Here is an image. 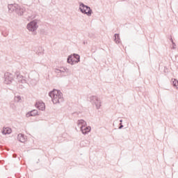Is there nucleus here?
Listing matches in <instances>:
<instances>
[{"label": "nucleus", "mask_w": 178, "mask_h": 178, "mask_svg": "<svg viewBox=\"0 0 178 178\" xmlns=\"http://www.w3.org/2000/svg\"><path fill=\"white\" fill-rule=\"evenodd\" d=\"M80 10L82 13H85L86 15H88V16H90L92 13L91 8L88 6H84L83 4L80 5Z\"/></svg>", "instance_id": "20e7f679"}, {"label": "nucleus", "mask_w": 178, "mask_h": 178, "mask_svg": "<svg viewBox=\"0 0 178 178\" xmlns=\"http://www.w3.org/2000/svg\"><path fill=\"white\" fill-rule=\"evenodd\" d=\"M49 97H51L54 104H58L59 99L62 98V92L58 90H54L49 93Z\"/></svg>", "instance_id": "f257e3e1"}, {"label": "nucleus", "mask_w": 178, "mask_h": 178, "mask_svg": "<svg viewBox=\"0 0 178 178\" xmlns=\"http://www.w3.org/2000/svg\"><path fill=\"white\" fill-rule=\"evenodd\" d=\"M38 115V111L37 110H33L26 114V118H30V116H37Z\"/></svg>", "instance_id": "6e6552de"}, {"label": "nucleus", "mask_w": 178, "mask_h": 178, "mask_svg": "<svg viewBox=\"0 0 178 178\" xmlns=\"http://www.w3.org/2000/svg\"><path fill=\"white\" fill-rule=\"evenodd\" d=\"M1 133L3 134H10V133H12V129L9 127H4L3 128Z\"/></svg>", "instance_id": "0eeeda50"}, {"label": "nucleus", "mask_w": 178, "mask_h": 178, "mask_svg": "<svg viewBox=\"0 0 178 178\" xmlns=\"http://www.w3.org/2000/svg\"><path fill=\"white\" fill-rule=\"evenodd\" d=\"M18 140L20 141V143H25L26 142V138H24V135L19 134L18 135Z\"/></svg>", "instance_id": "1a4fd4ad"}, {"label": "nucleus", "mask_w": 178, "mask_h": 178, "mask_svg": "<svg viewBox=\"0 0 178 178\" xmlns=\"http://www.w3.org/2000/svg\"><path fill=\"white\" fill-rule=\"evenodd\" d=\"M173 84H174V86H175V87H177V86H178V81H177V80H175V81H173Z\"/></svg>", "instance_id": "9d476101"}, {"label": "nucleus", "mask_w": 178, "mask_h": 178, "mask_svg": "<svg viewBox=\"0 0 178 178\" xmlns=\"http://www.w3.org/2000/svg\"><path fill=\"white\" fill-rule=\"evenodd\" d=\"M115 38H116V37H117V38H119V35L118 34H115Z\"/></svg>", "instance_id": "9b49d317"}, {"label": "nucleus", "mask_w": 178, "mask_h": 178, "mask_svg": "<svg viewBox=\"0 0 178 178\" xmlns=\"http://www.w3.org/2000/svg\"><path fill=\"white\" fill-rule=\"evenodd\" d=\"M27 27L29 31H34L37 30V22L33 21L27 25Z\"/></svg>", "instance_id": "39448f33"}, {"label": "nucleus", "mask_w": 178, "mask_h": 178, "mask_svg": "<svg viewBox=\"0 0 178 178\" xmlns=\"http://www.w3.org/2000/svg\"><path fill=\"white\" fill-rule=\"evenodd\" d=\"M67 62L70 65H75V63H79V62H80V56L77 54L71 55L68 57Z\"/></svg>", "instance_id": "7ed1b4c3"}, {"label": "nucleus", "mask_w": 178, "mask_h": 178, "mask_svg": "<svg viewBox=\"0 0 178 178\" xmlns=\"http://www.w3.org/2000/svg\"><path fill=\"white\" fill-rule=\"evenodd\" d=\"M35 108L39 111H45V104L42 101H38L35 104Z\"/></svg>", "instance_id": "423d86ee"}, {"label": "nucleus", "mask_w": 178, "mask_h": 178, "mask_svg": "<svg viewBox=\"0 0 178 178\" xmlns=\"http://www.w3.org/2000/svg\"><path fill=\"white\" fill-rule=\"evenodd\" d=\"M78 124L81 126V130L83 134H87L91 131V127H87V123L84 120H81L78 121Z\"/></svg>", "instance_id": "f03ea898"}]
</instances>
